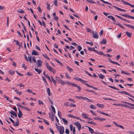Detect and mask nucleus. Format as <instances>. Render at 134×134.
Here are the masks:
<instances>
[{"label":"nucleus","instance_id":"f257e3e1","mask_svg":"<svg viewBox=\"0 0 134 134\" xmlns=\"http://www.w3.org/2000/svg\"><path fill=\"white\" fill-rule=\"evenodd\" d=\"M118 93H121L124 94L126 95H128L130 96V97H132L134 98V96H133L131 95L130 93L125 91H118Z\"/></svg>","mask_w":134,"mask_h":134},{"label":"nucleus","instance_id":"f03ea898","mask_svg":"<svg viewBox=\"0 0 134 134\" xmlns=\"http://www.w3.org/2000/svg\"><path fill=\"white\" fill-rule=\"evenodd\" d=\"M58 130L59 131L60 134H63L64 132V128L62 126H60Z\"/></svg>","mask_w":134,"mask_h":134},{"label":"nucleus","instance_id":"7ed1b4c3","mask_svg":"<svg viewBox=\"0 0 134 134\" xmlns=\"http://www.w3.org/2000/svg\"><path fill=\"white\" fill-rule=\"evenodd\" d=\"M92 34L93 37L95 38L98 39V34L97 32H94L93 31H92Z\"/></svg>","mask_w":134,"mask_h":134},{"label":"nucleus","instance_id":"20e7f679","mask_svg":"<svg viewBox=\"0 0 134 134\" xmlns=\"http://www.w3.org/2000/svg\"><path fill=\"white\" fill-rule=\"evenodd\" d=\"M46 65L47 69L49 71H52V70H54V69H53L50 66L48 63L47 62H46Z\"/></svg>","mask_w":134,"mask_h":134},{"label":"nucleus","instance_id":"39448f33","mask_svg":"<svg viewBox=\"0 0 134 134\" xmlns=\"http://www.w3.org/2000/svg\"><path fill=\"white\" fill-rule=\"evenodd\" d=\"M49 118L51 119V120L53 121H54V117L55 116V114H54L53 112L51 115V113H49Z\"/></svg>","mask_w":134,"mask_h":134},{"label":"nucleus","instance_id":"423d86ee","mask_svg":"<svg viewBox=\"0 0 134 134\" xmlns=\"http://www.w3.org/2000/svg\"><path fill=\"white\" fill-rule=\"evenodd\" d=\"M74 79L76 80L79 81L81 82H82V83H84V82H86L85 81L82 80L81 79L77 77H74Z\"/></svg>","mask_w":134,"mask_h":134},{"label":"nucleus","instance_id":"0eeeda50","mask_svg":"<svg viewBox=\"0 0 134 134\" xmlns=\"http://www.w3.org/2000/svg\"><path fill=\"white\" fill-rule=\"evenodd\" d=\"M37 67H41L42 65V62L38 60H37Z\"/></svg>","mask_w":134,"mask_h":134},{"label":"nucleus","instance_id":"6e6552de","mask_svg":"<svg viewBox=\"0 0 134 134\" xmlns=\"http://www.w3.org/2000/svg\"><path fill=\"white\" fill-rule=\"evenodd\" d=\"M121 106L124 107L125 108H128L131 109H134V107H131L130 106L124 104H121Z\"/></svg>","mask_w":134,"mask_h":134},{"label":"nucleus","instance_id":"1a4fd4ad","mask_svg":"<svg viewBox=\"0 0 134 134\" xmlns=\"http://www.w3.org/2000/svg\"><path fill=\"white\" fill-rule=\"evenodd\" d=\"M72 85L75 87H76L79 90L77 91H78L79 92L81 91V88L80 86H78L77 84H76L74 83H73V84H72Z\"/></svg>","mask_w":134,"mask_h":134},{"label":"nucleus","instance_id":"9d476101","mask_svg":"<svg viewBox=\"0 0 134 134\" xmlns=\"http://www.w3.org/2000/svg\"><path fill=\"white\" fill-rule=\"evenodd\" d=\"M113 7L114 8H116L118 10L121 11L126 12V11L125 10L121 8H119L117 6H113Z\"/></svg>","mask_w":134,"mask_h":134},{"label":"nucleus","instance_id":"9b49d317","mask_svg":"<svg viewBox=\"0 0 134 134\" xmlns=\"http://www.w3.org/2000/svg\"><path fill=\"white\" fill-rule=\"evenodd\" d=\"M32 55H39V53L36 51L35 50H33L32 53Z\"/></svg>","mask_w":134,"mask_h":134},{"label":"nucleus","instance_id":"f8f14e48","mask_svg":"<svg viewBox=\"0 0 134 134\" xmlns=\"http://www.w3.org/2000/svg\"><path fill=\"white\" fill-rule=\"evenodd\" d=\"M10 113L12 115L15 116V117L16 118L17 116V115L16 113H15L13 110H11L10 112Z\"/></svg>","mask_w":134,"mask_h":134},{"label":"nucleus","instance_id":"ddd939ff","mask_svg":"<svg viewBox=\"0 0 134 134\" xmlns=\"http://www.w3.org/2000/svg\"><path fill=\"white\" fill-rule=\"evenodd\" d=\"M75 125L77 127L79 128V127H81V125L80 123L78 121L76 122L75 123Z\"/></svg>","mask_w":134,"mask_h":134},{"label":"nucleus","instance_id":"4468645a","mask_svg":"<svg viewBox=\"0 0 134 134\" xmlns=\"http://www.w3.org/2000/svg\"><path fill=\"white\" fill-rule=\"evenodd\" d=\"M113 123L116 126H118L119 127H120L122 129H124V127L122 125H118L117 123H116L114 121L113 122Z\"/></svg>","mask_w":134,"mask_h":134},{"label":"nucleus","instance_id":"2eb2a0df","mask_svg":"<svg viewBox=\"0 0 134 134\" xmlns=\"http://www.w3.org/2000/svg\"><path fill=\"white\" fill-rule=\"evenodd\" d=\"M124 25L126 26L127 27H128L130 28H131L134 30V26L128 24H124Z\"/></svg>","mask_w":134,"mask_h":134},{"label":"nucleus","instance_id":"dca6fc26","mask_svg":"<svg viewBox=\"0 0 134 134\" xmlns=\"http://www.w3.org/2000/svg\"><path fill=\"white\" fill-rule=\"evenodd\" d=\"M86 127H87L88 128L90 132L91 133H94L95 132H94V130L93 129H92L91 127L87 126H86Z\"/></svg>","mask_w":134,"mask_h":134},{"label":"nucleus","instance_id":"f3484780","mask_svg":"<svg viewBox=\"0 0 134 134\" xmlns=\"http://www.w3.org/2000/svg\"><path fill=\"white\" fill-rule=\"evenodd\" d=\"M82 116H83V118H86V119H87V118H88V115L87 114H84L83 113L82 115Z\"/></svg>","mask_w":134,"mask_h":134},{"label":"nucleus","instance_id":"a211bd4d","mask_svg":"<svg viewBox=\"0 0 134 134\" xmlns=\"http://www.w3.org/2000/svg\"><path fill=\"white\" fill-rule=\"evenodd\" d=\"M34 69L38 74H40L42 72V70L41 69H37L35 68Z\"/></svg>","mask_w":134,"mask_h":134},{"label":"nucleus","instance_id":"6ab92c4d","mask_svg":"<svg viewBox=\"0 0 134 134\" xmlns=\"http://www.w3.org/2000/svg\"><path fill=\"white\" fill-rule=\"evenodd\" d=\"M100 43L102 44H106L107 43V40L104 39H103L102 41L100 42Z\"/></svg>","mask_w":134,"mask_h":134},{"label":"nucleus","instance_id":"aec40b11","mask_svg":"<svg viewBox=\"0 0 134 134\" xmlns=\"http://www.w3.org/2000/svg\"><path fill=\"white\" fill-rule=\"evenodd\" d=\"M3 96L4 97V98H6L7 100H9V102L11 103H12L13 102V101L11 100L10 99L9 100V98L8 97L6 96L5 95V94H4Z\"/></svg>","mask_w":134,"mask_h":134},{"label":"nucleus","instance_id":"412c9836","mask_svg":"<svg viewBox=\"0 0 134 134\" xmlns=\"http://www.w3.org/2000/svg\"><path fill=\"white\" fill-rule=\"evenodd\" d=\"M127 36L129 37H131L132 35V33H130L129 32H125Z\"/></svg>","mask_w":134,"mask_h":134},{"label":"nucleus","instance_id":"4be33fe9","mask_svg":"<svg viewBox=\"0 0 134 134\" xmlns=\"http://www.w3.org/2000/svg\"><path fill=\"white\" fill-rule=\"evenodd\" d=\"M123 3L125 4L126 5H131V4L126 2L124 1H123V0H120Z\"/></svg>","mask_w":134,"mask_h":134},{"label":"nucleus","instance_id":"5701e85b","mask_svg":"<svg viewBox=\"0 0 134 134\" xmlns=\"http://www.w3.org/2000/svg\"><path fill=\"white\" fill-rule=\"evenodd\" d=\"M47 91L48 94L49 96H50L51 95V94L50 93V90L49 88H47Z\"/></svg>","mask_w":134,"mask_h":134},{"label":"nucleus","instance_id":"b1692460","mask_svg":"<svg viewBox=\"0 0 134 134\" xmlns=\"http://www.w3.org/2000/svg\"><path fill=\"white\" fill-rule=\"evenodd\" d=\"M59 83H60L62 85H64L65 84V82H64L61 79L60 80V81H59Z\"/></svg>","mask_w":134,"mask_h":134},{"label":"nucleus","instance_id":"393cba45","mask_svg":"<svg viewBox=\"0 0 134 134\" xmlns=\"http://www.w3.org/2000/svg\"><path fill=\"white\" fill-rule=\"evenodd\" d=\"M43 55L44 56V57L46 59H48V60H50V58H49L48 57V55H47L46 54H43Z\"/></svg>","mask_w":134,"mask_h":134},{"label":"nucleus","instance_id":"a878e982","mask_svg":"<svg viewBox=\"0 0 134 134\" xmlns=\"http://www.w3.org/2000/svg\"><path fill=\"white\" fill-rule=\"evenodd\" d=\"M88 49L89 51H94V50H95V49L93 47L91 48V47H88Z\"/></svg>","mask_w":134,"mask_h":134},{"label":"nucleus","instance_id":"bb28decb","mask_svg":"<svg viewBox=\"0 0 134 134\" xmlns=\"http://www.w3.org/2000/svg\"><path fill=\"white\" fill-rule=\"evenodd\" d=\"M98 76L100 79H103L104 78V76L102 74L98 75Z\"/></svg>","mask_w":134,"mask_h":134},{"label":"nucleus","instance_id":"cd10ccee","mask_svg":"<svg viewBox=\"0 0 134 134\" xmlns=\"http://www.w3.org/2000/svg\"><path fill=\"white\" fill-rule=\"evenodd\" d=\"M22 115V113L21 111H19V113L18 114V116L19 118H20Z\"/></svg>","mask_w":134,"mask_h":134},{"label":"nucleus","instance_id":"c85d7f7f","mask_svg":"<svg viewBox=\"0 0 134 134\" xmlns=\"http://www.w3.org/2000/svg\"><path fill=\"white\" fill-rule=\"evenodd\" d=\"M87 122L88 124L93 125H96V123H95L94 122L92 121H91V122L87 121Z\"/></svg>","mask_w":134,"mask_h":134},{"label":"nucleus","instance_id":"c756f323","mask_svg":"<svg viewBox=\"0 0 134 134\" xmlns=\"http://www.w3.org/2000/svg\"><path fill=\"white\" fill-rule=\"evenodd\" d=\"M47 9L48 10H50V5L48 3V2H47Z\"/></svg>","mask_w":134,"mask_h":134},{"label":"nucleus","instance_id":"7c9ffc66","mask_svg":"<svg viewBox=\"0 0 134 134\" xmlns=\"http://www.w3.org/2000/svg\"><path fill=\"white\" fill-rule=\"evenodd\" d=\"M97 105L98 107H100L101 108H103L104 107L103 105L99 103L97 104Z\"/></svg>","mask_w":134,"mask_h":134},{"label":"nucleus","instance_id":"2f4dec72","mask_svg":"<svg viewBox=\"0 0 134 134\" xmlns=\"http://www.w3.org/2000/svg\"><path fill=\"white\" fill-rule=\"evenodd\" d=\"M120 15H121L122 16H124L126 17H127L129 18H130V17L129 16H130V15H128L127 14H120Z\"/></svg>","mask_w":134,"mask_h":134},{"label":"nucleus","instance_id":"473e14b6","mask_svg":"<svg viewBox=\"0 0 134 134\" xmlns=\"http://www.w3.org/2000/svg\"><path fill=\"white\" fill-rule=\"evenodd\" d=\"M51 107L52 110L53 111V112H54V113H53L54 114H55V110L54 107L52 105H51Z\"/></svg>","mask_w":134,"mask_h":134},{"label":"nucleus","instance_id":"72a5a7b5","mask_svg":"<svg viewBox=\"0 0 134 134\" xmlns=\"http://www.w3.org/2000/svg\"><path fill=\"white\" fill-rule=\"evenodd\" d=\"M86 1L91 3H95L96 2L91 0H86Z\"/></svg>","mask_w":134,"mask_h":134},{"label":"nucleus","instance_id":"f704fd0d","mask_svg":"<svg viewBox=\"0 0 134 134\" xmlns=\"http://www.w3.org/2000/svg\"><path fill=\"white\" fill-rule=\"evenodd\" d=\"M62 120L65 123H66V124H67L68 123V121L65 118H62Z\"/></svg>","mask_w":134,"mask_h":134},{"label":"nucleus","instance_id":"c9c22d12","mask_svg":"<svg viewBox=\"0 0 134 134\" xmlns=\"http://www.w3.org/2000/svg\"><path fill=\"white\" fill-rule=\"evenodd\" d=\"M15 92L17 93L18 94H19V95H20L21 94V92H18V90H16L14 91Z\"/></svg>","mask_w":134,"mask_h":134},{"label":"nucleus","instance_id":"e433bc0d","mask_svg":"<svg viewBox=\"0 0 134 134\" xmlns=\"http://www.w3.org/2000/svg\"><path fill=\"white\" fill-rule=\"evenodd\" d=\"M65 84H67L68 85H72L73 83H71L69 81H67L65 82Z\"/></svg>","mask_w":134,"mask_h":134},{"label":"nucleus","instance_id":"4c0bfd02","mask_svg":"<svg viewBox=\"0 0 134 134\" xmlns=\"http://www.w3.org/2000/svg\"><path fill=\"white\" fill-rule=\"evenodd\" d=\"M90 107L91 109H96V107L93 105H90Z\"/></svg>","mask_w":134,"mask_h":134},{"label":"nucleus","instance_id":"58836bf2","mask_svg":"<svg viewBox=\"0 0 134 134\" xmlns=\"http://www.w3.org/2000/svg\"><path fill=\"white\" fill-rule=\"evenodd\" d=\"M54 59L58 63H59L60 65H62L63 64H62V63L61 62H60L59 60H57L56 59Z\"/></svg>","mask_w":134,"mask_h":134},{"label":"nucleus","instance_id":"ea45409f","mask_svg":"<svg viewBox=\"0 0 134 134\" xmlns=\"http://www.w3.org/2000/svg\"><path fill=\"white\" fill-rule=\"evenodd\" d=\"M17 121L16 122L15 124H14L13 125L15 126H18L19 124V121L18 119L17 120Z\"/></svg>","mask_w":134,"mask_h":134},{"label":"nucleus","instance_id":"a19ab883","mask_svg":"<svg viewBox=\"0 0 134 134\" xmlns=\"http://www.w3.org/2000/svg\"><path fill=\"white\" fill-rule=\"evenodd\" d=\"M61 114V113L59 111L58 112V115L59 117L60 118L62 117Z\"/></svg>","mask_w":134,"mask_h":134},{"label":"nucleus","instance_id":"79ce46f5","mask_svg":"<svg viewBox=\"0 0 134 134\" xmlns=\"http://www.w3.org/2000/svg\"><path fill=\"white\" fill-rule=\"evenodd\" d=\"M24 109H25V110H26L27 111H31V109H29V108H28L26 106H24Z\"/></svg>","mask_w":134,"mask_h":134},{"label":"nucleus","instance_id":"37998d69","mask_svg":"<svg viewBox=\"0 0 134 134\" xmlns=\"http://www.w3.org/2000/svg\"><path fill=\"white\" fill-rule=\"evenodd\" d=\"M121 102L122 103H124V104H128V105H130L131 106V103H129L127 102L122 101Z\"/></svg>","mask_w":134,"mask_h":134},{"label":"nucleus","instance_id":"c03bdc74","mask_svg":"<svg viewBox=\"0 0 134 134\" xmlns=\"http://www.w3.org/2000/svg\"><path fill=\"white\" fill-rule=\"evenodd\" d=\"M108 87H110L111 88H113L114 89H115L116 90H119L118 88H116L115 87H114V86H110V85H109V86H108Z\"/></svg>","mask_w":134,"mask_h":134},{"label":"nucleus","instance_id":"a18cd8bd","mask_svg":"<svg viewBox=\"0 0 134 134\" xmlns=\"http://www.w3.org/2000/svg\"><path fill=\"white\" fill-rule=\"evenodd\" d=\"M55 79L56 80V81H58V82H59V81H60V80H61L60 78L59 77L57 76L56 77Z\"/></svg>","mask_w":134,"mask_h":134},{"label":"nucleus","instance_id":"49530a36","mask_svg":"<svg viewBox=\"0 0 134 134\" xmlns=\"http://www.w3.org/2000/svg\"><path fill=\"white\" fill-rule=\"evenodd\" d=\"M9 72L10 74L12 75L14 74V71L10 70L9 71Z\"/></svg>","mask_w":134,"mask_h":134},{"label":"nucleus","instance_id":"de8ad7c7","mask_svg":"<svg viewBox=\"0 0 134 134\" xmlns=\"http://www.w3.org/2000/svg\"><path fill=\"white\" fill-rule=\"evenodd\" d=\"M17 12L21 13H24V12L23 11L22 9H20L19 10H18Z\"/></svg>","mask_w":134,"mask_h":134},{"label":"nucleus","instance_id":"09e8293b","mask_svg":"<svg viewBox=\"0 0 134 134\" xmlns=\"http://www.w3.org/2000/svg\"><path fill=\"white\" fill-rule=\"evenodd\" d=\"M121 72L122 73H123V74H125L126 75H130V73H127V72H125L123 71H121Z\"/></svg>","mask_w":134,"mask_h":134},{"label":"nucleus","instance_id":"8fccbe9b","mask_svg":"<svg viewBox=\"0 0 134 134\" xmlns=\"http://www.w3.org/2000/svg\"><path fill=\"white\" fill-rule=\"evenodd\" d=\"M57 0H55L54 1V4L56 6H58V5L57 4Z\"/></svg>","mask_w":134,"mask_h":134},{"label":"nucleus","instance_id":"3c124183","mask_svg":"<svg viewBox=\"0 0 134 134\" xmlns=\"http://www.w3.org/2000/svg\"><path fill=\"white\" fill-rule=\"evenodd\" d=\"M67 69L70 71H73V69L72 68H70V67H69L68 66H67Z\"/></svg>","mask_w":134,"mask_h":134},{"label":"nucleus","instance_id":"603ef678","mask_svg":"<svg viewBox=\"0 0 134 134\" xmlns=\"http://www.w3.org/2000/svg\"><path fill=\"white\" fill-rule=\"evenodd\" d=\"M98 54H99L103 55L104 56H106V55L104 54L102 52H99L98 53Z\"/></svg>","mask_w":134,"mask_h":134},{"label":"nucleus","instance_id":"864d4df0","mask_svg":"<svg viewBox=\"0 0 134 134\" xmlns=\"http://www.w3.org/2000/svg\"><path fill=\"white\" fill-rule=\"evenodd\" d=\"M77 48L78 49V50L79 51H81V49H82V48L80 46H78L77 47Z\"/></svg>","mask_w":134,"mask_h":134},{"label":"nucleus","instance_id":"5fc2aeb1","mask_svg":"<svg viewBox=\"0 0 134 134\" xmlns=\"http://www.w3.org/2000/svg\"><path fill=\"white\" fill-rule=\"evenodd\" d=\"M113 104L114 105L116 106H121V104H119L114 103Z\"/></svg>","mask_w":134,"mask_h":134},{"label":"nucleus","instance_id":"6e6d98bb","mask_svg":"<svg viewBox=\"0 0 134 134\" xmlns=\"http://www.w3.org/2000/svg\"><path fill=\"white\" fill-rule=\"evenodd\" d=\"M65 76H66V78H70V76L68 75V74L66 73H65Z\"/></svg>","mask_w":134,"mask_h":134},{"label":"nucleus","instance_id":"4d7b16f0","mask_svg":"<svg viewBox=\"0 0 134 134\" xmlns=\"http://www.w3.org/2000/svg\"><path fill=\"white\" fill-rule=\"evenodd\" d=\"M107 18L112 20L114 17L112 15H109L108 16Z\"/></svg>","mask_w":134,"mask_h":134},{"label":"nucleus","instance_id":"13d9d810","mask_svg":"<svg viewBox=\"0 0 134 134\" xmlns=\"http://www.w3.org/2000/svg\"><path fill=\"white\" fill-rule=\"evenodd\" d=\"M90 111L92 113V114L94 116H97V115L96 114V113L94 112L93 110H90Z\"/></svg>","mask_w":134,"mask_h":134},{"label":"nucleus","instance_id":"bf43d9fd","mask_svg":"<svg viewBox=\"0 0 134 134\" xmlns=\"http://www.w3.org/2000/svg\"><path fill=\"white\" fill-rule=\"evenodd\" d=\"M26 74V75H27L30 76H31L32 75V74L31 72H27Z\"/></svg>","mask_w":134,"mask_h":134},{"label":"nucleus","instance_id":"052dcab7","mask_svg":"<svg viewBox=\"0 0 134 134\" xmlns=\"http://www.w3.org/2000/svg\"><path fill=\"white\" fill-rule=\"evenodd\" d=\"M112 63L114 64H117V65H119L120 66V65L118 63H117V62H115V61H113L112 62Z\"/></svg>","mask_w":134,"mask_h":134},{"label":"nucleus","instance_id":"680f3d73","mask_svg":"<svg viewBox=\"0 0 134 134\" xmlns=\"http://www.w3.org/2000/svg\"><path fill=\"white\" fill-rule=\"evenodd\" d=\"M45 77H46L50 81H51V80L50 77L48 75H46L45 76Z\"/></svg>","mask_w":134,"mask_h":134},{"label":"nucleus","instance_id":"e2e57ef3","mask_svg":"<svg viewBox=\"0 0 134 134\" xmlns=\"http://www.w3.org/2000/svg\"><path fill=\"white\" fill-rule=\"evenodd\" d=\"M44 121L45 123L46 124H47V125H49V123L47 121H46L45 119H44Z\"/></svg>","mask_w":134,"mask_h":134},{"label":"nucleus","instance_id":"0e129e2a","mask_svg":"<svg viewBox=\"0 0 134 134\" xmlns=\"http://www.w3.org/2000/svg\"><path fill=\"white\" fill-rule=\"evenodd\" d=\"M17 33L21 37H22V35L21 33L19 31H17Z\"/></svg>","mask_w":134,"mask_h":134},{"label":"nucleus","instance_id":"69168bd1","mask_svg":"<svg viewBox=\"0 0 134 134\" xmlns=\"http://www.w3.org/2000/svg\"><path fill=\"white\" fill-rule=\"evenodd\" d=\"M22 67L24 69H25L27 67L26 66H25V64L24 63H23L22 64Z\"/></svg>","mask_w":134,"mask_h":134},{"label":"nucleus","instance_id":"338daca9","mask_svg":"<svg viewBox=\"0 0 134 134\" xmlns=\"http://www.w3.org/2000/svg\"><path fill=\"white\" fill-rule=\"evenodd\" d=\"M38 103L39 104H42V105L43 104V102L42 101L40 100H38Z\"/></svg>","mask_w":134,"mask_h":134},{"label":"nucleus","instance_id":"774afa93","mask_svg":"<svg viewBox=\"0 0 134 134\" xmlns=\"http://www.w3.org/2000/svg\"><path fill=\"white\" fill-rule=\"evenodd\" d=\"M65 132L67 134H69V131L68 129H66L65 130Z\"/></svg>","mask_w":134,"mask_h":134}]
</instances>
